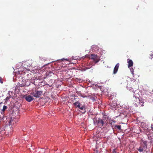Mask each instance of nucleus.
I'll return each instance as SVG.
<instances>
[{
	"label": "nucleus",
	"mask_w": 153,
	"mask_h": 153,
	"mask_svg": "<svg viewBox=\"0 0 153 153\" xmlns=\"http://www.w3.org/2000/svg\"><path fill=\"white\" fill-rule=\"evenodd\" d=\"M147 149V141L143 140L140 143L139 148L137 149L140 152H145Z\"/></svg>",
	"instance_id": "obj_1"
},
{
	"label": "nucleus",
	"mask_w": 153,
	"mask_h": 153,
	"mask_svg": "<svg viewBox=\"0 0 153 153\" xmlns=\"http://www.w3.org/2000/svg\"><path fill=\"white\" fill-rule=\"evenodd\" d=\"M96 121L97 124L100 126H105L107 123V121L105 119L102 118L101 119L98 118L97 120Z\"/></svg>",
	"instance_id": "obj_2"
},
{
	"label": "nucleus",
	"mask_w": 153,
	"mask_h": 153,
	"mask_svg": "<svg viewBox=\"0 0 153 153\" xmlns=\"http://www.w3.org/2000/svg\"><path fill=\"white\" fill-rule=\"evenodd\" d=\"M43 93L42 91H35L31 94L36 98L39 97Z\"/></svg>",
	"instance_id": "obj_3"
},
{
	"label": "nucleus",
	"mask_w": 153,
	"mask_h": 153,
	"mask_svg": "<svg viewBox=\"0 0 153 153\" xmlns=\"http://www.w3.org/2000/svg\"><path fill=\"white\" fill-rule=\"evenodd\" d=\"M16 119L15 118H10V125L11 126L12 128L13 129L16 124Z\"/></svg>",
	"instance_id": "obj_4"
},
{
	"label": "nucleus",
	"mask_w": 153,
	"mask_h": 153,
	"mask_svg": "<svg viewBox=\"0 0 153 153\" xmlns=\"http://www.w3.org/2000/svg\"><path fill=\"white\" fill-rule=\"evenodd\" d=\"M134 82L132 81L129 82L127 85V88L128 89L130 90L131 88L133 89L134 88Z\"/></svg>",
	"instance_id": "obj_5"
},
{
	"label": "nucleus",
	"mask_w": 153,
	"mask_h": 153,
	"mask_svg": "<svg viewBox=\"0 0 153 153\" xmlns=\"http://www.w3.org/2000/svg\"><path fill=\"white\" fill-rule=\"evenodd\" d=\"M91 59L94 60V61L95 62V63L98 62L100 60L97 55L94 54H91Z\"/></svg>",
	"instance_id": "obj_6"
},
{
	"label": "nucleus",
	"mask_w": 153,
	"mask_h": 153,
	"mask_svg": "<svg viewBox=\"0 0 153 153\" xmlns=\"http://www.w3.org/2000/svg\"><path fill=\"white\" fill-rule=\"evenodd\" d=\"M132 101H133V104L136 105V106H137V103H140V99L138 97H136L135 96H134L132 98Z\"/></svg>",
	"instance_id": "obj_7"
},
{
	"label": "nucleus",
	"mask_w": 153,
	"mask_h": 153,
	"mask_svg": "<svg viewBox=\"0 0 153 153\" xmlns=\"http://www.w3.org/2000/svg\"><path fill=\"white\" fill-rule=\"evenodd\" d=\"M23 98H25L26 100L28 102H30L33 100L34 98L30 95L26 96L25 95L23 97Z\"/></svg>",
	"instance_id": "obj_8"
},
{
	"label": "nucleus",
	"mask_w": 153,
	"mask_h": 153,
	"mask_svg": "<svg viewBox=\"0 0 153 153\" xmlns=\"http://www.w3.org/2000/svg\"><path fill=\"white\" fill-rule=\"evenodd\" d=\"M11 109L13 111V113H15V114L16 112L18 113L19 112V108L15 106L12 108Z\"/></svg>",
	"instance_id": "obj_9"
},
{
	"label": "nucleus",
	"mask_w": 153,
	"mask_h": 153,
	"mask_svg": "<svg viewBox=\"0 0 153 153\" xmlns=\"http://www.w3.org/2000/svg\"><path fill=\"white\" fill-rule=\"evenodd\" d=\"M119 64L118 63H117L115 66L113 71V74H115L117 73L119 66Z\"/></svg>",
	"instance_id": "obj_10"
},
{
	"label": "nucleus",
	"mask_w": 153,
	"mask_h": 153,
	"mask_svg": "<svg viewBox=\"0 0 153 153\" xmlns=\"http://www.w3.org/2000/svg\"><path fill=\"white\" fill-rule=\"evenodd\" d=\"M128 63V68L131 67L133 66V62L132 60L131 59H127Z\"/></svg>",
	"instance_id": "obj_11"
},
{
	"label": "nucleus",
	"mask_w": 153,
	"mask_h": 153,
	"mask_svg": "<svg viewBox=\"0 0 153 153\" xmlns=\"http://www.w3.org/2000/svg\"><path fill=\"white\" fill-rule=\"evenodd\" d=\"M103 119H105L107 121L110 119L109 116L108 115H106L105 114L103 113Z\"/></svg>",
	"instance_id": "obj_12"
},
{
	"label": "nucleus",
	"mask_w": 153,
	"mask_h": 153,
	"mask_svg": "<svg viewBox=\"0 0 153 153\" xmlns=\"http://www.w3.org/2000/svg\"><path fill=\"white\" fill-rule=\"evenodd\" d=\"M32 60H28V61H27V63H29V66H32Z\"/></svg>",
	"instance_id": "obj_13"
},
{
	"label": "nucleus",
	"mask_w": 153,
	"mask_h": 153,
	"mask_svg": "<svg viewBox=\"0 0 153 153\" xmlns=\"http://www.w3.org/2000/svg\"><path fill=\"white\" fill-rule=\"evenodd\" d=\"M140 103H139L141 105V106H143V102H144L143 101L142 99H140Z\"/></svg>",
	"instance_id": "obj_14"
},
{
	"label": "nucleus",
	"mask_w": 153,
	"mask_h": 153,
	"mask_svg": "<svg viewBox=\"0 0 153 153\" xmlns=\"http://www.w3.org/2000/svg\"><path fill=\"white\" fill-rule=\"evenodd\" d=\"M115 127L119 130H121V126L116 125L115 126Z\"/></svg>",
	"instance_id": "obj_15"
},
{
	"label": "nucleus",
	"mask_w": 153,
	"mask_h": 153,
	"mask_svg": "<svg viewBox=\"0 0 153 153\" xmlns=\"http://www.w3.org/2000/svg\"><path fill=\"white\" fill-rule=\"evenodd\" d=\"M78 104H79V102L78 101L74 103V105L76 108Z\"/></svg>",
	"instance_id": "obj_16"
},
{
	"label": "nucleus",
	"mask_w": 153,
	"mask_h": 153,
	"mask_svg": "<svg viewBox=\"0 0 153 153\" xmlns=\"http://www.w3.org/2000/svg\"><path fill=\"white\" fill-rule=\"evenodd\" d=\"M90 68V67H85V68H82V70L83 71H85L86 70L89 69Z\"/></svg>",
	"instance_id": "obj_17"
},
{
	"label": "nucleus",
	"mask_w": 153,
	"mask_h": 153,
	"mask_svg": "<svg viewBox=\"0 0 153 153\" xmlns=\"http://www.w3.org/2000/svg\"><path fill=\"white\" fill-rule=\"evenodd\" d=\"M7 108V107L6 106L4 105L2 109V111H4Z\"/></svg>",
	"instance_id": "obj_18"
},
{
	"label": "nucleus",
	"mask_w": 153,
	"mask_h": 153,
	"mask_svg": "<svg viewBox=\"0 0 153 153\" xmlns=\"http://www.w3.org/2000/svg\"><path fill=\"white\" fill-rule=\"evenodd\" d=\"M81 110H83L85 108V106H82L79 108Z\"/></svg>",
	"instance_id": "obj_19"
},
{
	"label": "nucleus",
	"mask_w": 153,
	"mask_h": 153,
	"mask_svg": "<svg viewBox=\"0 0 153 153\" xmlns=\"http://www.w3.org/2000/svg\"><path fill=\"white\" fill-rule=\"evenodd\" d=\"M149 58L152 59L153 58V54L151 53L150 54Z\"/></svg>",
	"instance_id": "obj_20"
},
{
	"label": "nucleus",
	"mask_w": 153,
	"mask_h": 153,
	"mask_svg": "<svg viewBox=\"0 0 153 153\" xmlns=\"http://www.w3.org/2000/svg\"><path fill=\"white\" fill-rule=\"evenodd\" d=\"M81 103L79 102V104H78V105H77V106H76V108H79L81 106Z\"/></svg>",
	"instance_id": "obj_21"
},
{
	"label": "nucleus",
	"mask_w": 153,
	"mask_h": 153,
	"mask_svg": "<svg viewBox=\"0 0 153 153\" xmlns=\"http://www.w3.org/2000/svg\"><path fill=\"white\" fill-rule=\"evenodd\" d=\"M130 70L131 72V73L132 74H133V72H134V69H133V68H131L130 69Z\"/></svg>",
	"instance_id": "obj_22"
},
{
	"label": "nucleus",
	"mask_w": 153,
	"mask_h": 153,
	"mask_svg": "<svg viewBox=\"0 0 153 153\" xmlns=\"http://www.w3.org/2000/svg\"><path fill=\"white\" fill-rule=\"evenodd\" d=\"M113 153H116V151L115 150V149H114L113 150Z\"/></svg>",
	"instance_id": "obj_23"
},
{
	"label": "nucleus",
	"mask_w": 153,
	"mask_h": 153,
	"mask_svg": "<svg viewBox=\"0 0 153 153\" xmlns=\"http://www.w3.org/2000/svg\"><path fill=\"white\" fill-rule=\"evenodd\" d=\"M0 82H1V83H3V82L1 80V79H0Z\"/></svg>",
	"instance_id": "obj_24"
},
{
	"label": "nucleus",
	"mask_w": 153,
	"mask_h": 153,
	"mask_svg": "<svg viewBox=\"0 0 153 153\" xmlns=\"http://www.w3.org/2000/svg\"><path fill=\"white\" fill-rule=\"evenodd\" d=\"M85 110H84L83 112L82 113H85Z\"/></svg>",
	"instance_id": "obj_25"
},
{
	"label": "nucleus",
	"mask_w": 153,
	"mask_h": 153,
	"mask_svg": "<svg viewBox=\"0 0 153 153\" xmlns=\"http://www.w3.org/2000/svg\"><path fill=\"white\" fill-rule=\"evenodd\" d=\"M63 59H64V58H63V59H62V60L63 61Z\"/></svg>",
	"instance_id": "obj_26"
},
{
	"label": "nucleus",
	"mask_w": 153,
	"mask_h": 153,
	"mask_svg": "<svg viewBox=\"0 0 153 153\" xmlns=\"http://www.w3.org/2000/svg\"><path fill=\"white\" fill-rule=\"evenodd\" d=\"M8 98V97H7V99Z\"/></svg>",
	"instance_id": "obj_27"
},
{
	"label": "nucleus",
	"mask_w": 153,
	"mask_h": 153,
	"mask_svg": "<svg viewBox=\"0 0 153 153\" xmlns=\"http://www.w3.org/2000/svg\"><path fill=\"white\" fill-rule=\"evenodd\" d=\"M11 130L13 131V130H12V129H10V131H11Z\"/></svg>",
	"instance_id": "obj_28"
},
{
	"label": "nucleus",
	"mask_w": 153,
	"mask_h": 153,
	"mask_svg": "<svg viewBox=\"0 0 153 153\" xmlns=\"http://www.w3.org/2000/svg\"><path fill=\"white\" fill-rule=\"evenodd\" d=\"M11 134V132H10V134Z\"/></svg>",
	"instance_id": "obj_29"
},
{
	"label": "nucleus",
	"mask_w": 153,
	"mask_h": 153,
	"mask_svg": "<svg viewBox=\"0 0 153 153\" xmlns=\"http://www.w3.org/2000/svg\"><path fill=\"white\" fill-rule=\"evenodd\" d=\"M10 92V91L8 92V93H9Z\"/></svg>",
	"instance_id": "obj_30"
}]
</instances>
